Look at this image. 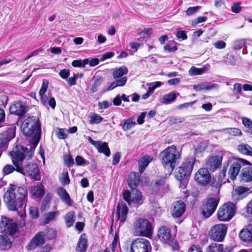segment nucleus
Returning <instances> with one entry per match:
<instances>
[{
  "instance_id": "nucleus-20",
  "label": "nucleus",
  "mask_w": 252,
  "mask_h": 252,
  "mask_svg": "<svg viewBox=\"0 0 252 252\" xmlns=\"http://www.w3.org/2000/svg\"><path fill=\"white\" fill-rule=\"evenodd\" d=\"M239 237L244 242H252V225H249L239 233Z\"/></svg>"
},
{
  "instance_id": "nucleus-37",
  "label": "nucleus",
  "mask_w": 252,
  "mask_h": 252,
  "mask_svg": "<svg viewBox=\"0 0 252 252\" xmlns=\"http://www.w3.org/2000/svg\"><path fill=\"white\" fill-rule=\"evenodd\" d=\"M48 81L47 80H43L42 84L41 87L39 90V94L41 97V101H43L44 102L46 101V99H47L46 98V96H45V98L44 96V94L47 91L48 86Z\"/></svg>"
},
{
  "instance_id": "nucleus-25",
  "label": "nucleus",
  "mask_w": 252,
  "mask_h": 252,
  "mask_svg": "<svg viewBox=\"0 0 252 252\" xmlns=\"http://www.w3.org/2000/svg\"><path fill=\"white\" fill-rule=\"evenodd\" d=\"M57 191L58 194L63 201L66 203L68 205H72L73 201L65 189L60 187L58 189Z\"/></svg>"
},
{
  "instance_id": "nucleus-39",
  "label": "nucleus",
  "mask_w": 252,
  "mask_h": 252,
  "mask_svg": "<svg viewBox=\"0 0 252 252\" xmlns=\"http://www.w3.org/2000/svg\"><path fill=\"white\" fill-rule=\"evenodd\" d=\"M103 81V78L101 76L97 75L96 76L91 89V91L93 93L97 92L98 87L102 84Z\"/></svg>"
},
{
  "instance_id": "nucleus-62",
  "label": "nucleus",
  "mask_w": 252,
  "mask_h": 252,
  "mask_svg": "<svg viewBox=\"0 0 252 252\" xmlns=\"http://www.w3.org/2000/svg\"><path fill=\"white\" fill-rule=\"evenodd\" d=\"M188 252H203L200 246L198 245H192L189 249Z\"/></svg>"
},
{
  "instance_id": "nucleus-46",
  "label": "nucleus",
  "mask_w": 252,
  "mask_h": 252,
  "mask_svg": "<svg viewBox=\"0 0 252 252\" xmlns=\"http://www.w3.org/2000/svg\"><path fill=\"white\" fill-rule=\"evenodd\" d=\"M63 177L60 179V182L63 186H66L70 183V179L68 172H64L62 174Z\"/></svg>"
},
{
  "instance_id": "nucleus-34",
  "label": "nucleus",
  "mask_w": 252,
  "mask_h": 252,
  "mask_svg": "<svg viewBox=\"0 0 252 252\" xmlns=\"http://www.w3.org/2000/svg\"><path fill=\"white\" fill-rule=\"evenodd\" d=\"M224 246L216 243H212L207 248L206 252H223Z\"/></svg>"
},
{
  "instance_id": "nucleus-45",
  "label": "nucleus",
  "mask_w": 252,
  "mask_h": 252,
  "mask_svg": "<svg viewBox=\"0 0 252 252\" xmlns=\"http://www.w3.org/2000/svg\"><path fill=\"white\" fill-rule=\"evenodd\" d=\"M211 186L212 188H219L222 184L223 180L219 178L218 176H216L213 177L212 180H211Z\"/></svg>"
},
{
  "instance_id": "nucleus-32",
  "label": "nucleus",
  "mask_w": 252,
  "mask_h": 252,
  "mask_svg": "<svg viewBox=\"0 0 252 252\" xmlns=\"http://www.w3.org/2000/svg\"><path fill=\"white\" fill-rule=\"evenodd\" d=\"M128 69L126 66H122L119 68H116L112 72V75L114 79L123 77V76L126 74Z\"/></svg>"
},
{
  "instance_id": "nucleus-24",
  "label": "nucleus",
  "mask_w": 252,
  "mask_h": 252,
  "mask_svg": "<svg viewBox=\"0 0 252 252\" xmlns=\"http://www.w3.org/2000/svg\"><path fill=\"white\" fill-rule=\"evenodd\" d=\"M41 185V186H35L31 188V193L34 198H41L45 194L44 186L42 184Z\"/></svg>"
},
{
  "instance_id": "nucleus-1",
  "label": "nucleus",
  "mask_w": 252,
  "mask_h": 252,
  "mask_svg": "<svg viewBox=\"0 0 252 252\" xmlns=\"http://www.w3.org/2000/svg\"><path fill=\"white\" fill-rule=\"evenodd\" d=\"M21 127L23 133L27 137L32 136L33 139L29 149L22 145H17L13 153H21L27 155L29 159L33 157L35 148L38 144L41 132V124L39 120L35 116H28L23 122Z\"/></svg>"
},
{
  "instance_id": "nucleus-31",
  "label": "nucleus",
  "mask_w": 252,
  "mask_h": 252,
  "mask_svg": "<svg viewBox=\"0 0 252 252\" xmlns=\"http://www.w3.org/2000/svg\"><path fill=\"white\" fill-rule=\"evenodd\" d=\"M237 150L243 155L252 156V148L247 144L242 143L239 145Z\"/></svg>"
},
{
  "instance_id": "nucleus-41",
  "label": "nucleus",
  "mask_w": 252,
  "mask_h": 252,
  "mask_svg": "<svg viewBox=\"0 0 252 252\" xmlns=\"http://www.w3.org/2000/svg\"><path fill=\"white\" fill-rule=\"evenodd\" d=\"M177 96L175 93H171L164 95L160 101L162 103H167L175 100Z\"/></svg>"
},
{
  "instance_id": "nucleus-2",
  "label": "nucleus",
  "mask_w": 252,
  "mask_h": 252,
  "mask_svg": "<svg viewBox=\"0 0 252 252\" xmlns=\"http://www.w3.org/2000/svg\"><path fill=\"white\" fill-rule=\"evenodd\" d=\"M28 197V190L24 185L10 184L3 195V202L9 211L21 209Z\"/></svg>"
},
{
  "instance_id": "nucleus-19",
  "label": "nucleus",
  "mask_w": 252,
  "mask_h": 252,
  "mask_svg": "<svg viewBox=\"0 0 252 252\" xmlns=\"http://www.w3.org/2000/svg\"><path fill=\"white\" fill-rule=\"evenodd\" d=\"M128 212V208L125 203H124L122 205L119 203L117 204L116 214L118 217V219L120 220V224H123L126 221Z\"/></svg>"
},
{
  "instance_id": "nucleus-54",
  "label": "nucleus",
  "mask_w": 252,
  "mask_h": 252,
  "mask_svg": "<svg viewBox=\"0 0 252 252\" xmlns=\"http://www.w3.org/2000/svg\"><path fill=\"white\" fill-rule=\"evenodd\" d=\"M115 79L116 80L115 81L116 83V85H117V87L124 86L127 81V77L126 76Z\"/></svg>"
},
{
  "instance_id": "nucleus-7",
  "label": "nucleus",
  "mask_w": 252,
  "mask_h": 252,
  "mask_svg": "<svg viewBox=\"0 0 252 252\" xmlns=\"http://www.w3.org/2000/svg\"><path fill=\"white\" fill-rule=\"evenodd\" d=\"M219 201V198L210 197L202 202L200 212L203 218L206 219L214 214L218 207Z\"/></svg>"
},
{
  "instance_id": "nucleus-36",
  "label": "nucleus",
  "mask_w": 252,
  "mask_h": 252,
  "mask_svg": "<svg viewBox=\"0 0 252 252\" xmlns=\"http://www.w3.org/2000/svg\"><path fill=\"white\" fill-rule=\"evenodd\" d=\"M163 48L169 53H174L178 50L177 43L174 40L170 41L168 44L164 46Z\"/></svg>"
},
{
  "instance_id": "nucleus-57",
  "label": "nucleus",
  "mask_w": 252,
  "mask_h": 252,
  "mask_svg": "<svg viewBox=\"0 0 252 252\" xmlns=\"http://www.w3.org/2000/svg\"><path fill=\"white\" fill-rule=\"evenodd\" d=\"M207 20L206 16L198 17L197 19H194L192 21V26H195L199 23L204 22Z\"/></svg>"
},
{
  "instance_id": "nucleus-58",
  "label": "nucleus",
  "mask_w": 252,
  "mask_h": 252,
  "mask_svg": "<svg viewBox=\"0 0 252 252\" xmlns=\"http://www.w3.org/2000/svg\"><path fill=\"white\" fill-rule=\"evenodd\" d=\"M242 92V85L240 83H235L233 85V93L234 94H240Z\"/></svg>"
},
{
  "instance_id": "nucleus-14",
  "label": "nucleus",
  "mask_w": 252,
  "mask_h": 252,
  "mask_svg": "<svg viewBox=\"0 0 252 252\" xmlns=\"http://www.w3.org/2000/svg\"><path fill=\"white\" fill-rule=\"evenodd\" d=\"M18 230L17 225L12 220H10L6 217L2 218L0 221V231L10 235H13Z\"/></svg>"
},
{
  "instance_id": "nucleus-55",
  "label": "nucleus",
  "mask_w": 252,
  "mask_h": 252,
  "mask_svg": "<svg viewBox=\"0 0 252 252\" xmlns=\"http://www.w3.org/2000/svg\"><path fill=\"white\" fill-rule=\"evenodd\" d=\"M15 170V166L7 165L3 168V172L5 174L8 175L12 173Z\"/></svg>"
},
{
  "instance_id": "nucleus-27",
  "label": "nucleus",
  "mask_w": 252,
  "mask_h": 252,
  "mask_svg": "<svg viewBox=\"0 0 252 252\" xmlns=\"http://www.w3.org/2000/svg\"><path fill=\"white\" fill-rule=\"evenodd\" d=\"M216 86L217 85L215 84H213L210 82H205L194 85L193 86V88L196 91L198 92L202 90L208 91L213 88H216Z\"/></svg>"
},
{
  "instance_id": "nucleus-22",
  "label": "nucleus",
  "mask_w": 252,
  "mask_h": 252,
  "mask_svg": "<svg viewBox=\"0 0 252 252\" xmlns=\"http://www.w3.org/2000/svg\"><path fill=\"white\" fill-rule=\"evenodd\" d=\"M165 181L162 179H158L152 182L149 187L150 190L153 194H157L164 189Z\"/></svg>"
},
{
  "instance_id": "nucleus-9",
  "label": "nucleus",
  "mask_w": 252,
  "mask_h": 252,
  "mask_svg": "<svg viewBox=\"0 0 252 252\" xmlns=\"http://www.w3.org/2000/svg\"><path fill=\"white\" fill-rule=\"evenodd\" d=\"M228 227L225 224H218L214 225L209 231V236L215 242H222L226 236Z\"/></svg>"
},
{
  "instance_id": "nucleus-43",
  "label": "nucleus",
  "mask_w": 252,
  "mask_h": 252,
  "mask_svg": "<svg viewBox=\"0 0 252 252\" xmlns=\"http://www.w3.org/2000/svg\"><path fill=\"white\" fill-rule=\"evenodd\" d=\"M206 70V68L205 67L197 68L195 66H192L189 70V73L192 75H201L205 72Z\"/></svg>"
},
{
  "instance_id": "nucleus-10",
  "label": "nucleus",
  "mask_w": 252,
  "mask_h": 252,
  "mask_svg": "<svg viewBox=\"0 0 252 252\" xmlns=\"http://www.w3.org/2000/svg\"><path fill=\"white\" fill-rule=\"evenodd\" d=\"M150 248H151L150 242L143 238L135 239L130 245L131 252H149Z\"/></svg>"
},
{
  "instance_id": "nucleus-12",
  "label": "nucleus",
  "mask_w": 252,
  "mask_h": 252,
  "mask_svg": "<svg viewBox=\"0 0 252 252\" xmlns=\"http://www.w3.org/2000/svg\"><path fill=\"white\" fill-rule=\"evenodd\" d=\"M46 233L43 231L37 233L26 246V249L29 251H31L44 245L46 242Z\"/></svg>"
},
{
  "instance_id": "nucleus-53",
  "label": "nucleus",
  "mask_w": 252,
  "mask_h": 252,
  "mask_svg": "<svg viewBox=\"0 0 252 252\" xmlns=\"http://www.w3.org/2000/svg\"><path fill=\"white\" fill-rule=\"evenodd\" d=\"M200 6H194V7H189L188 8L187 10L186 11V14L188 16L193 14L195 12H196L198 10H199L200 9Z\"/></svg>"
},
{
  "instance_id": "nucleus-15",
  "label": "nucleus",
  "mask_w": 252,
  "mask_h": 252,
  "mask_svg": "<svg viewBox=\"0 0 252 252\" xmlns=\"http://www.w3.org/2000/svg\"><path fill=\"white\" fill-rule=\"evenodd\" d=\"M28 110V107L21 101L13 102L9 108L10 113L20 117L24 116Z\"/></svg>"
},
{
  "instance_id": "nucleus-61",
  "label": "nucleus",
  "mask_w": 252,
  "mask_h": 252,
  "mask_svg": "<svg viewBox=\"0 0 252 252\" xmlns=\"http://www.w3.org/2000/svg\"><path fill=\"white\" fill-rule=\"evenodd\" d=\"M114 53L113 52H107L101 56V57L100 58V61L103 62L105 60L110 59L112 57H113L114 56Z\"/></svg>"
},
{
  "instance_id": "nucleus-44",
  "label": "nucleus",
  "mask_w": 252,
  "mask_h": 252,
  "mask_svg": "<svg viewBox=\"0 0 252 252\" xmlns=\"http://www.w3.org/2000/svg\"><path fill=\"white\" fill-rule=\"evenodd\" d=\"M63 160L66 165L70 168L74 164L73 158L71 155L65 154L63 156Z\"/></svg>"
},
{
  "instance_id": "nucleus-50",
  "label": "nucleus",
  "mask_w": 252,
  "mask_h": 252,
  "mask_svg": "<svg viewBox=\"0 0 252 252\" xmlns=\"http://www.w3.org/2000/svg\"><path fill=\"white\" fill-rule=\"evenodd\" d=\"M30 215L32 219L37 218L39 216V212L37 208L33 207H30Z\"/></svg>"
},
{
  "instance_id": "nucleus-49",
  "label": "nucleus",
  "mask_w": 252,
  "mask_h": 252,
  "mask_svg": "<svg viewBox=\"0 0 252 252\" xmlns=\"http://www.w3.org/2000/svg\"><path fill=\"white\" fill-rule=\"evenodd\" d=\"M207 148V145L204 142H201L195 149L196 153H201L206 151Z\"/></svg>"
},
{
  "instance_id": "nucleus-4",
  "label": "nucleus",
  "mask_w": 252,
  "mask_h": 252,
  "mask_svg": "<svg viewBox=\"0 0 252 252\" xmlns=\"http://www.w3.org/2000/svg\"><path fill=\"white\" fill-rule=\"evenodd\" d=\"M162 165L169 167L173 171L181 158V153L179 152L176 146L167 147L160 153Z\"/></svg>"
},
{
  "instance_id": "nucleus-29",
  "label": "nucleus",
  "mask_w": 252,
  "mask_h": 252,
  "mask_svg": "<svg viewBox=\"0 0 252 252\" xmlns=\"http://www.w3.org/2000/svg\"><path fill=\"white\" fill-rule=\"evenodd\" d=\"M11 246L12 243L7 236L6 235H0V248L1 250H8Z\"/></svg>"
},
{
  "instance_id": "nucleus-3",
  "label": "nucleus",
  "mask_w": 252,
  "mask_h": 252,
  "mask_svg": "<svg viewBox=\"0 0 252 252\" xmlns=\"http://www.w3.org/2000/svg\"><path fill=\"white\" fill-rule=\"evenodd\" d=\"M9 155L11 156L12 163L15 167V170L22 175H27L30 176L34 181H40L41 176L39 169L38 165L33 162H30L25 165H23L24 159L29 160L27 155L23 154H18L10 152Z\"/></svg>"
},
{
  "instance_id": "nucleus-35",
  "label": "nucleus",
  "mask_w": 252,
  "mask_h": 252,
  "mask_svg": "<svg viewBox=\"0 0 252 252\" xmlns=\"http://www.w3.org/2000/svg\"><path fill=\"white\" fill-rule=\"evenodd\" d=\"M89 117L90 119L89 123L90 125L98 124L103 120L101 116L95 113H91L90 114Z\"/></svg>"
},
{
  "instance_id": "nucleus-59",
  "label": "nucleus",
  "mask_w": 252,
  "mask_h": 252,
  "mask_svg": "<svg viewBox=\"0 0 252 252\" xmlns=\"http://www.w3.org/2000/svg\"><path fill=\"white\" fill-rule=\"evenodd\" d=\"M75 160L76 164L78 166L85 165L86 163V160L80 156H77Z\"/></svg>"
},
{
  "instance_id": "nucleus-26",
  "label": "nucleus",
  "mask_w": 252,
  "mask_h": 252,
  "mask_svg": "<svg viewBox=\"0 0 252 252\" xmlns=\"http://www.w3.org/2000/svg\"><path fill=\"white\" fill-rule=\"evenodd\" d=\"M152 158L149 156H145L142 157L138 162L139 172L142 174L148 166Z\"/></svg>"
},
{
  "instance_id": "nucleus-63",
  "label": "nucleus",
  "mask_w": 252,
  "mask_h": 252,
  "mask_svg": "<svg viewBox=\"0 0 252 252\" xmlns=\"http://www.w3.org/2000/svg\"><path fill=\"white\" fill-rule=\"evenodd\" d=\"M70 74L69 69H63L60 70L59 75L63 79H66L68 77Z\"/></svg>"
},
{
  "instance_id": "nucleus-16",
  "label": "nucleus",
  "mask_w": 252,
  "mask_h": 252,
  "mask_svg": "<svg viewBox=\"0 0 252 252\" xmlns=\"http://www.w3.org/2000/svg\"><path fill=\"white\" fill-rule=\"evenodd\" d=\"M88 140L97 149L99 153H103L107 157L110 156L111 152L107 143L102 142L101 141H94L90 136L88 137Z\"/></svg>"
},
{
  "instance_id": "nucleus-13",
  "label": "nucleus",
  "mask_w": 252,
  "mask_h": 252,
  "mask_svg": "<svg viewBox=\"0 0 252 252\" xmlns=\"http://www.w3.org/2000/svg\"><path fill=\"white\" fill-rule=\"evenodd\" d=\"M209 171L205 167L200 168L195 174V180L200 185L206 186L210 183L211 180V176Z\"/></svg>"
},
{
  "instance_id": "nucleus-33",
  "label": "nucleus",
  "mask_w": 252,
  "mask_h": 252,
  "mask_svg": "<svg viewBox=\"0 0 252 252\" xmlns=\"http://www.w3.org/2000/svg\"><path fill=\"white\" fill-rule=\"evenodd\" d=\"M135 190V191L131 199V202L139 206L143 203V197L142 192L140 190L136 189Z\"/></svg>"
},
{
  "instance_id": "nucleus-38",
  "label": "nucleus",
  "mask_w": 252,
  "mask_h": 252,
  "mask_svg": "<svg viewBox=\"0 0 252 252\" xmlns=\"http://www.w3.org/2000/svg\"><path fill=\"white\" fill-rule=\"evenodd\" d=\"M75 213L74 211H70L66 214L65 217V223L67 227L72 226L75 221Z\"/></svg>"
},
{
  "instance_id": "nucleus-48",
  "label": "nucleus",
  "mask_w": 252,
  "mask_h": 252,
  "mask_svg": "<svg viewBox=\"0 0 252 252\" xmlns=\"http://www.w3.org/2000/svg\"><path fill=\"white\" fill-rule=\"evenodd\" d=\"M123 198L124 200L129 205L131 203V193L128 190H125L122 193Z\"/></svg>"
},
{
  "instance_id": "nucleus-64",
  "label": "nucleus",
  "mask_w": 252,
  "mask_h": 252,
  "mask_svg": "<svg viewBox=\"0 0 252 252\" xmlns=\"http://www.w3.org/2000/svg\"><path fill=\"white\" fill-rule=\"evenodd\" d=\"M52 250V247L50 244L47 243L44 247H42L41 250L37 252H50Z\"/></svg>"
},
{
  "instance_id": "nucleus-23",
  "label": "nucleus",
  "mask_w": 252,
  "mask_h": 252,
  "mask_svg": "<svg viewBox=\"0 0 252 252\" xmlns=\"http://www.w3.org/2000/svg\"><path fill=\"white\" fill-rule=\"evenodd\" d=\"M241 167V163L237 161L234 162L231 165L228 171V175L232 180H234L236 178Z\"/></svg>"
},
{
  "instance_id": "nucleus-40",
  "label": "nucleus",
  "mask_w": 252,
  "mask_h": 252,
  "mask_svg": "<svg viewBox=\"0 0 252 252\" xmlns=\"http://www.w3.org/2000/svg\"><path fill=\"white\" fill-rule=\"evenodd\" d=\"M134 120V119L133 118L125 120L123 126V130L126 131L131 129L136 124Z\"/></svg>"
},
{
  "instance_id": "nucleus-28",
  "label": "nucleus",
  "mask_w": 252,
  "mask_h": 252,
  "mask_svg": "<svg viewBox=\"0 0 252 252\" xmlns=\"http://www.w3.org/2000/svg\"><path fill=\"white\" fill-rule=\"evenodd\" d=\"M87 248V240L85 233L81 235L77 246V251L79 250L80 252H85Z\"/></svg>"
},
{
  "instance_id": "nucleus-52",
  "label": "nucleus",
  "mask_w": 252,
  "mask_h": 252,
  "mask_svg": "<svg viewBox=\"0 0 252 252\" xmlns=\"http://www.w3.org/2000/svg\"><path fill=\"white\" fill-rule=\"evenodd\" d=\"M241 2L234 3L231 6V11L235 13H238L241 11Z\"/></svg>"
},
{
  "instance_id": "nucleus-5",
  "label": "nucleus",
  "mask_w": 252,
  "mask_h": 252,
  "mask_svg": "<svg viewBox=\"0 0 252 252\" xmlns=\"http://www.w3.org/2000/svg\"><path fill=\"white\" fill-rule=\"evenodd\" d=\"M133 231L135 236L150 238L153 235V227L149 220L139 218L133 223Z\"/></svg>"
},
{
  "instance_id": "nucleus-60",
  "label": "nucleus",
  "mask_w": 252,
  "mask_h": 252,
  "mask_svg": "<svg viewBox=\"0 0 252 252\" xmlns=\"http://www.w3.org/2000/svg\"><path fill=\"white\" fill-rule=\"evenodd\" d=\"M249 189L246 187L239 186L236 189L235 191L239 195H242L244 193L248 192Z\"/></svg>"
},
{
  "instance_id": "nucleus-42",
  "label": "nucleus",
  "mask_w": 252,
  "mask_h": 252,
  "mask_svg": "<svg viewBox=\"0 0 252 252\" xmlns=\"http://www.w3.org/2000/svg\"><path fill=\"white\" fill-rule=\"evenodd\" d=\"M57 214V212L53 211L47 213L44 219V223L48 224L50 222V221L54 220L55 219V217Z\"/></svg>"
},
{
  "instance_id": "nucleus-17",
  "label": "nucleus",
  "mask_w": 252,
  "mask_h": 252,
  "mask_svg": "<svg viewBox=\"0 0 252 252\" xmlns=\"http://www.w3.org/2000/svg\"><path fill=\"white\" fill-rule=\"evenodd\" d=\"M186 205L182 201H177L173 204V208L171 210V215L174 218L181 217L185 213Z\"/></svg>"
},
{
  "instance_id": "nucleus-21",
  "label": "nucleus",
  "mask_w": 252,
  "mask_h": 252,
  "mask_svg": "<svg viewBox=\"0 0 252 252\" xmlns=\"http://www.w3.org/2000/svg\"><path fill=\"white\" fill-rule=\"evenodd\" d=\"M139 182V175L138 172H132L129 175L127 179V185L131 190L136 189Z\"/></svg>"
},
{
  "instance_id": "nucleus-51",
  "label": "nucleus",
  "mask_w": 252,
  "mask_h": 252,
  "mask_svg": "<svg viewBox=\"0 0 252 252\" xmlns=\"http://www.w3.org/2000/svg\"><path fill=\"white\" fill-rule=\"evenodd\" d=\"M8 139L4 136L0 137V150H3L6 148L8 143Z\"/></svg>"
},
{
  "instance_id": "nucleus-11",
  "label": "nucleus",
  "mask_w": 252,
  "mask_h": 252,
  "mask_svg": "<svg viewBox=\"0 0 252 252\" xmlns=\"http://www.w3.org/2000/svg\"><path fill=\"white\" fill-rule=\"evenodd\" d=\"M222 159V155H215L210 156L205 159V168L210 172H213L221 166Z\"/></svg>"
},
{
  "instance_id": "nucleus-6",
  "label": "nucleus",
  "mask_w": 252,
  "mask_h": 252,
  "mask_svg": "<svg viewBox=\"0 0 252 252\" xmlns=\"http://www.w3.org/2000/svg\"><path fill=\"white\" fill-rule=\"evenodd\" d=\"M195 160V157H188L185 159L181 165L176 169L175 177L178 180H184L190 175Z\"/></svg>"
},
{
  "instance_id": "nucleus-47",
  "label": "nucleus",
  "mask_w": 252,
  "mask_h": 252,
  "mask_svg": "<svg viewBox=\"0 0 252 252\" xmlns=\"http://www.w3.org/2000/svg\"><path fill=\"white\" fill-rule=\"evenodd\" d=\"M5 133L6 136L5 137L8 139L9 141L15 136V128H8Z\"/></svg>"
},
{
  "instance_id": "nucleus-18",
  "label": "nucleus",
  "mask_w": 252,
  "mask_h": 252,
  "mask_svg": "<svg viewBox=\"0 0 252 252\" xmlns=\"http://www.w3.org/2000/svg\"><path fill=\"white\" fill-rule=\"evenodd\" d=\"M158 236L161 242L169 243L172 238L170 229L165 225L161 226L158 230Z\"/></svg>"
},
{
  "instance_id": "nucleus-30",
  "label": "nucleus",
  "mask_w": 252,
  "mask_h": 252,
  "mask_svg": "<svg viewBox=\"0 0 252 252\" xmlns=\"http://www.w3.org/2000/svg\"><path fill=\"white\" fill-rule=\"evenodd\" d=\"M241 180L246 182L252 181V168L245 167L242 169L241 175Z\"/></svg>"
},
{
  "instance_id": "nucleus-56",
  "label": "nucleus",
  "mask_w": 252,
  "mask_h": 252,
  "mask_svg": "<svg viewBox=\"0 0 252 252\" xmlns=\"http://www.w3.org/2000/svg\"><path fill=\"white\" fill-rule=\"evenodd\" d=\"M242 121L245 127L250 129L252 128V121L250 119L243 117L242 119Z\"/></svg>"
},
{
  "instance_id": "nucleus-8",
  "label": "nucleus",
  "mask_w": 252,
  "mask_h": 252,
  "mask_svg": "<svg viewBox=\"0 0 252 252\" xmlns=\"http://www.w3.org/2000/svg\"><path fill=\"white\" fill-rule=\"evenodd\" d=\"M236 210L235 204L230 202L225 203L219 208L217 212L218 218L220 221H229L235 215Z\"/></svg>"
}]
</instances>
